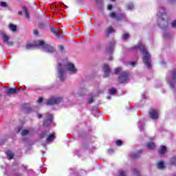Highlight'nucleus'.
<instances>
[{
  "label": "nucleus",
  "instance_id": "35",
  "mask_svg": "<svg viewBox=\"0 0 176 176\" xmlns=\"http://www.w3.org/2000/svg\"><path fill=\"white\" fill-rule=\"evenodd\" d=\"M94 100L93 99V96H89V100H88V104H91Z\"/></svg>",
  "mask_w": 176,
  "mask_h": 176
},
{
  "label": "nucleus",
  "instance_id": "40",
  "mask_svg": "<svg viewBox=\"0 0 176 176\" xmlns=\"http://www.w3.org/2000/svg\"><path fill=\"white\" fill-rule=\"evenodd\" d=\"M58 49L60 52H63V50H64V46L63 45H59L58 46Z\"/></svg>",
  "mask_w": 176,
  "mask_h": 176
},
{
  "label": "nucleus",
  "instance_id": "36",
  "mask_svg": "<svg viewBox=\"0 0 176 176\" xmlns=\"http://www.w3.org/2000/svg\"><path fill=\"white\" fill-rule=\"evenodd\" d=\"M171 25H172L173 28H176V20L172 21Z\"/></svg>",
  "mask_w": 176,
  "mask_h": 176
},
{
  "label": "nucleus",
  "instance_id": "15",
  "mask_svg": "<svg viewBox=\"0 0 176 176\" xmlns=\"http://www.w3.org/2000/svg\"><path fill=\"white\" fill-rule=\"evenodd\" d=\"M6 94L7 96H9L10 94H16L17 93V89L16 88H9L7 91H5Z\"/></svg>",
  "mask_w": 176,
  "mask_h": 176
},
{
  "label": "nucleus",
  "instance_id": "3",
  "mask_svg": "<svg viewBox=\"0 0 176 176\" xmlns=\"http://www.w3.org/2000/svg\"><path fill=\"white\" fill-rule=\"evenodd\" d=\"M25 47L28 50H31V49H34V47H41L43 52H45L46 53H54L55 52L54 47L45 44V42L41 40L28 43L26 44Z\"/></svg>",
  "mask_w": 176,
  "mask_h": 176
},
{
  "label": "nucleus",
  "instance_id": "37",
  "mask_svg": "<svg viewBox=\"0 0 176 176\" xmlns=\"http://www.w3.org/2000/svg\"><path fill=\"white\" fill-rule=\"evenodd\" d=\"M123 39H129V34H124L122 35Z\"/></svg>",
  "mask_w": 176,
  "mask_h": 176
},
{
  "label": "nucleus",
  "instance_id": "51",
  "mask_svg": "<svg viewBox=\"0 0 176 176\" xmlns=\"http://www.w3.org/2000/svg\"><path fill=\"white\" fill-rule=\"evenodd\" d=\"M107 100H111V96H107Z\"/></svg>",
  "mask_w": 176,
  "mask_h": 176
},
{
  "label": "nucleus",
  "instance_id": "53",
  "mask_svg": "<svg viewBox=\"0 0 176 176\" xmlns=\"http://www.w3.org/2000/svg\"><path fill=\"white\" fill-rule=\"evenodd\" d=\"M112 2H115V0H111Z\"/></svg>",
  "mask_w": 176,
  "mask_h": 176
},
{
  "label": "nucleus",
  "instance_id": "47",
  "mask_svg": "<svg viewBox=\"0 0 176 176\" xmlns=\"http://www.w3.org/2000/svg\"><path fill=\"white\" fill-rule=\"evenodd\" d=\"M109 153H113V150L112 148L109 149Z\"/></svg>",
  "mask_w": 176,
  "mask_h": 176
},
{
  "label": "nucleus",
  "instance_id": "38",
  "mask_svg": "<svg viewBox=\"0 0 176 176\" xmlns=\"http://www.w3.org/2000/svg\"><path fill=\"white\" fill-rule=\"evenodd\" d=\"M43 101V98H40L37 100V102H38V104H42Z\"/></svg>",
  "mask_w": 176,
  "mask_h": 176
},
{
  "label": "nucleus",
  "instance_id": "13",
  "mask_svg": "<svg viewBox=\"0 0 176 176\" xmlns=\"http://www.w3.org/2000/svg\"><path fill=\"white\" fill-rule=\"evenodd\" d=\"M115 45V42L110 43L109 45L107 47L106 50L109 54H111L112 52H113V46Z\"/></svg>",
  "mask_w": 176,
  "mask_h": 176
},
{
  "label": "nucleus",
  "instance_id": "24",
  "mask_svg": "<svg viewBox=\"0 0 176 176\" xmlns=\"http://www.w3.org/2000/svg\"><path fill=\"white\" fill-rule=\"evenodd\" d=\"M23 10L25 13L26 19H30V13H28V10H27V8L23 7Z\"/></svg>",
  "mask_w": 176,
  "mask_h": 176
},
{
  "label": "nucleus",
  "instance_id": "48",
  "mask_svg": "<svg viewBox=\"0 0 176 176\" xmlns=\"http://www.w3.org/2000/svg\"><path fill=\"white\" fill-rule=\"evenodd\" d=\"M164 36H165V38H168V34H167V33H165Z\"/></svg>",
  "mask_w": 176,
  "mask_h": 176
},
{
  "label": "nucleus",
  "instance_id": "9",
  "mask_svg": "<svg viewBox=\"0 0 176 176\" xmlns=\"http://www.w3.org/2000/svg\"><path fill=\"white\" fill-rule=\"evenodd\" d=\"M109 16L111 19H116V20H123L126 19V14L124 13H116L112 12L109 14Z\"/></svg>",
  "mask_w": 176,
  "mask_h": 176
},
{
  "label": "nucleus",
  "instance_id": "42",
  "mask_svg": "<svg viewBox=\"0 0 176 176\" xmlns=\"http://www.w3.org/2000/svg\"><path fill=\"white\" fill-rule=\"evenodd\" d=\"M33 33H34V35H38V30H34L33 31Z\"/></svg>",
  "mask_w": 176,
  "mask_h": 176
},
{
  "label": "nucleus",
  "instance_id": "30",
  "mask_svg": "<svg viewBox=\"0 0 176 176\" xmlns=\"http://www.w3.org/2000/svg\"><path fill=\"white\" fill-rule=\"evenodd\" d=\"M0 6L1 8H8V3L5 1H0Z\"/></svg>",
  "mask_w": 176,
  "mask_h": 176
},
{
  "label": "nucleus",
  "instance_id": "5",
  "mask_svg": "<svg viewBox=\"0 0 176 176\" xmlns=\"http://www.w3.org/2000/svg\"><path fill=\"white\" fill-rule=\"evenodd\" d=\"M166 82L168 83L171 89H174L176 85V69L172 70L169 75L166 76Z\"/></svg>",
  "mask_w": 176,
  "mask_h": 176
},
{
  "label": "nucleus",
  "instance_id": "7",
  "mask_svg": "<svg viewBox=\"0 0 176 176\" xmlns=\"http://www.w3.org/2000/svg\"><path fill=\"white\" fill-rule=\"evenodd\" d=\"M49 132L45 131V132H43L41 135V138H46V142H52L53 141V140H54L56 138V134L55 133H52L51 135H48Z\"/></svg>",
  "mask_w": 176,
  "mask_h": 176
},
{
  "label": "nucleus",
  "instance_id": "54",
  "mask_svg": "<svg viewBox=\"0 0 176 176\" xmlns=\"http://www.w3.org/2000/svg\"><path fill=\"white\" fill-rule=\"evenodd\" d=\"M80 96H83V95H82V94H80Z\"/></svg>",
  "mask_w": 176,
  "mask_h": 176
},
{
  "label": "nucleus",
  "instance_id": "12",
  "mask_svg": "<svg viewBox=\"0 0 176 176\" xmlns=\"http://www.w3.org/2000/svg\"><path fill=\"white\" fill-rule=\"evenodd\" d=\"M51 31H52V32H53V34L55 35V36H56V38H61V35L58 34H60V32H61L60 31V29H58V28H51Z\"/></svg>",
  "mask_w": 176,
  "mask_h": 176
},
{
  "label": "nucleus",
  "instance_id": "10",
  "mask_svg": "<svg viewBox=\"0 0 176 176\" xmlns=\"http://www.w3.org/2000/svg\"><path fill=\"white\" fill-rule=\"evenodd\" d=\"M129 73L127 72H122L120 74L119 82L120 83H124V82H127V80H129Z\"/></svg>",
  "mask_w": 176,
  "mask_h": 176
},
{
  "label": "nucleus",
  "instance_id": "20",
  "mask_svg": "<svg viewBox=\"0 0 176 176\" xmlns=\"http://www.w3.org/2000/svg\"><path fill=\"white\" fill-rule=\"evenodd\" d=\"M112 32H115V29H113V28L111 26L109 27L106 30V35H109L110 34H112Z\"/></svg>",
  "mask_w": 176,
  "mask_h": 176
},
{
  "label": "nucleus",
  "instance_id": "22",
  "mask_svg": "<svg viewBox=\"0 0 176 176\" xmlns=\"http://www.w3.org/2000/svg\"><path fill=\"white\" fill-rule=\"evenodd\" d=\"M9 28L10 31H12V32H16V30H17V26L11 23L9 25Z\"/></svg>",
  "mask_w": 176,
  "mask_h": 176
},
{
  "label": "nucleus",
  "instance_id": "46",
  "mask_svg": "<svg viewBox=\"0 0 176 176\" xmlns=\"http://www.w3.org/2000/svg\"><path fill=\"white\" fill-rule=\"evenodd\" d=\"M82 91H86V89H79V93H82Z\"/></svg>",
  "mask_w": 176,
  "mask_h": 176
},
{
  "label": "nucleus",
  "instance_id": "34",
  "mask_svg": "<svg viewBox=\"0 0 176 176\" xmlns=\"http://www.w3.org/2000/svg\"><path fill=\"white\" fill-rule=\"evenodd\" d=\"M122 144L123 142H122V140H117L116 142V144L117 145V146H122Z\"/></svg>",
  "mask_w": 176,
  "mask_h": 176
},
{
  "label": "nucleus",
  "instance_id": "32",
  "mask_svg": "<svg viewBox=\"0 0 176 176\" xmlns=\"http://www.w3.org/2000/svg\"><path fill=\"white\" fill-rule=\"evenodd\" d=\"M126 171L123 170H120L119 171V175L118 176H126Z\"/></svg>",
  "mask_w": 176,
  "mask_h": 176
},
{
  "label": "nucleus",
  "instance_id": "19",
  "mask_svg": "<svg viewBox=\"0 0 176 176\" xmlns=\"http://www.w3.org/2000/svg\"><path fill=\"white\" fill-rule=\"evenodd\" d=\"M166 148L165 146H162L159 149L158 152L160 155H164L166 153Z\"/></svg>",
  "mask_w": 176,
  "mask_h": 176
},
{
  "label": "nucleus",
  "instance_id": "29",
  "mask_svg": "<svg viewBox=\"0 0 176 176\" xmlns=\"http://www.w3.org/2000/svg\"><path fill=\"white\" fill-rule=\"evenodd\" d=\"M92 113H93V115H94L96 118L98 117V116H100V112L98 111V109L94 110V111H92Z\"/></svg>",
  "mask_w": 176,
  "mask_h": 176
},
{
  "label": "nucleus",
  "instance_id": "52",
  "mask_svg": "<svg viewBox=\"0 0 176 176\" xmlns=\"http://www.w3.org/2000/svg\"><path fill=\"white\" fill-rule=\"evenodd\" d=\"M162 65H164V63L162 61L161 62Z\"/></svg>",
  "mask_w": 176,
  "mask_h": 176
},
{
  "label": "nucleus",
  "instance_id": "43",
  "mask_svg": "<svg viewBox=\"0 0 176 176\" xmlns=\"http://www.w3.org/2000/svg\"><path fill=\"white\" fill-rule=\"evenodd\" d=\"M130 65H131V67H135V62H131Z\"/></svg>",
  "mask_w": 176,
  "mask_h": 176
},
{
  "label": "nucleus",
  "instance_id": "45",
  "mask_svg": "<svg viewBox=\"0 0 176 176\" xmlns=\"http://www.w3.org/2000/svg\"><path fill=\"white\" fill-rule=\"evenodd\" d=\"M43 117L42 114H37V118L38 119H41V118Z\"/></svg>",
  "mask_w": 176,
  "mask_h": 176
},
{
  "label": "nucleus",
  "instance_id": "6",
  "mask_svg": "<svg viewBox=\"0 0 176 176\" xmlns=\"http://www.w3.org/2000/svg\"><path fill=\"white\" fill-rule=\"evenodd\" d=\"M63 102V98L52 96L46 100V105H56V104H60Z\"/></svg>",
  "mask_w": 176,
  "mask_h": 176
},
{
  "label": "nucleus",
  "instance_id": "26",
  "mask_svg": "<svg viewBox=\"0 0 176 176\" xmlns=\"http://www.w3.org/2000/svg\"><path fill=\"white\" fill-rule=\"evenodd\" d=\"M116 75H118L122 72V67H117L114 71Z\"/></svg>",
  "mask_w": 176,
  "mask_h": 176
},
{
  "label": "nucleus",
  "instance_id": "50",
  "mask_svg": "<svg viewBox=\"0 0 176 176\" xmlns=\"http://www.w3.org/2000/svg\"><path fill=\"white\" fill-rule=\"evenodd\" d=\"M109 60L110 61L112 60V56H110L109 58Z\"/></svg>",
  "mask_w": 176,
  "mask_h": 176
},
{
  "label": "nucleus",
  "instance_id": "27",
  "mask_svg": "<svg viewBox=\"0 0 176 176\" xmlns=\"http://www.w3.org/2000/svg\"><path fill=\"white\" fill-rule=\"evenodd\" d=\"M138 126L139 129H140V131L143 130L144 124L142 123V122L139 121L138 123Z\"/></svg>",
  "mask_w": 176,
  "mask_h": 176
},
{
  "label": "nucleus",
  "instance_id": "28",
  "mask_svg": "<svg viewBox=\"0 0 176 176\" xmlns=\"http://www.w3.org/2000/svg\"><path fill=\"white\" fill-rule=\"evenodd\" d=\"M109 94H111V96H113V94H116V89L112 88L109 90Z\"/></svg>",
  "mask_w": 176,
  "mask_h": 176
},
{
  "label": "nucleus",
  "instance_id": "25",
  "mask_svg": "<svg viewBox=\"0 0 176 176\" xmlns=\"http://www.w3.org/2000/svg\"><path fill=\"white\" fill-rule=\"evenodd\" d=\"M155 146H156L153 142H149L147 144V148H148V149H155Z\"/></svg>",
  "mask_w": 176,
  "mask_h": 176
},
{
  "label": "nucleus",
  "instance_id": "17",
  "mask_svg": "<svg viewBox=\"0 0 176 176\" xmlns=\"http://www.w3.org/2000/svg\"><path fill=\"white\" fill-rule=\"evenodd\" d=\"M165 166H164V162L163 161H159L157 163V168H159V170H164Z\"/></svg>",
  "mask_w": 176,
  "mask_h": 176
},
{
  "label": "nucleus",
  "instance_id": "39",
  "mask_svg": "<svg viewBox=\"0 0 176 176\" xmlns=\"http://www.w3.org/2000/svg\"><path fill=\"white\" fill-rule=\"evenodd\" d=\"M38 26L41 28H45V24L42 23H38Z\"/></svg>",
  "mask_w": 176,
  "mask_h": 176
},
{
  "label": "nucleus",
  "instance_id": "49",
  "mask_svg": "<svg viewBox=\"0 0 176 176\" xmlns=\"http://www.w3.org/2000/svg\"><path fill=\"white\" fill-rule=\"evenodd\" d=\"M19 14L21 15V14H23V12L21 11H19Z\"/></svg>",
  "mask_w": 176,
  "mask_h": 176
},
{
  "label": "nucleus",
  "instance_id": "33",
  "mask_svg": "<svg viewBox=\"0 0 176 176\" xmlns=\"http://www.w3.org/2000/svg\"><path fill=\"white\" fill-rule=\"evenodd\" d=\"M133 175H136V176H141V175L140 174V171L138 170V169H133Z\"/></svg>",
  "mask_w": 176,
  "mask_h": 176
},
{
  "label": "nucleus",
  "instance_id": "16",
  "mask_svg": "<svg viewBox=\"0 0 176 176\" xmlns=\"http://www.w3.org/2000/svg\"><path fill=\"white\" fill-rule=\"evenodd\" d=\"M1 36L7 45H12V43L9 42V36L5 32L1 33Z\"/></svg>",
  "mask_w": 176,
  "mask_h": 176
},
{
  "label": "nucleus",
  "instance_id": "21",
  "mask_svg": "<svg viewBox=\"0 0 176 176\" xmlns=\"http://www.w3.org/2000/svg\"><path fill=\"white\" fill-rule=\"evenodd\" d=\"M126 10H133L134 9V4L133 3H129L128 4H126Z\"/></svg>",
  "mask_w": 176,
  "mask_h": 176
},
{
  "label": "nucleus",
  "instance_id": "23",
  "mask_svg": "<svg viewBox=\"0 0 176 176\" xmlns=\"http://www.w3.org/2000/svg\"><path fill=\"white\" fill-rule=\"evenodd\" d=\"M141 152H142V151L140 150V152L133 153L131 156L133 159H137V157H140V156H141V155L140 154L141 153Z\"/></svg>",
  "mask_w": 176,
  "mask_h": 176
},
{
  "label": "nucleus",
  "instance_id": "11",
  "mask_svg": "<svg viewBox=\"0 0 176 176\" xmlns=\"http://www.w3.org/2000/svg\"><path fill=\"white\" fill-rule=\"evenodd\" d=\"M148 115L151 118V119H153V120L157 119L159 118V112H157V110L155 109H151Z\"/></svg>",
  "mask_w": 176,
  "mask_h": 176
},
{
  "label": "nucleus",
  "instance_id": "1",
  "mask_svg": "<svg viewBox=\"0 0 176 176\" xmlns=\"http://www.w3.org/2000/svg\"><path fill=\"white\" fill-rule=\"evenodd\" d=\"M69 72L71 75L77 74L78 69L75 67V65L67 62V60H58V76L62 82L65 80V72Z\"/></svg>",
  "mask_w": 176,
  "mask_h": 176
},
{
  "label": "nucleus",
  "instance_id": "18",
  "mask_svg": "<svg viewBox=\"0 0 176 176\" xmlns=\"http://www.w3.org/2000/svg\"><path fill=\"white\" fill-rule=\"evenodd\" d=\"M6 153L7 155V159H8V160H11V159H13V157L14 156V155L12 151H8Z\"/></svg>",
  "mask_w": 176,
  "mask_h": 176
},
{
  "label": "nucleus",
  "instance_id": "2",
  "mask_svg": "<svg viewBox=\"0 0 176 176\" xmlns=\"http://www.w3.org/2000/svg\"><path fill=\"white\" fill-rule=\"evenodd\" d=\"M133 50L136 52L138 50L140 51L144 65L147 66L148 69H151V67H152V65L151 64V54L146 51L144 43H142V42H139L137 45H135L133 47Z\"/></svg>",
  "mask_w": 176,
  "mask_h": 176
},
{
  "label": "nucleus",
  "instance_id": "14",
  "mask_svg": "<svg viewBox=\"0 0 176 176\" xmlns=\"http://www.w3.org/2000/svg\"><path fill=\"white\" fill-rule=\"evenodd\" d=\"M103 71L104 72V78H108V76H109V72H110V69H109V66L105 65L103 67Z\"/></svg>",
  "mask_w": 176,
  "mask_h": 176
},
{
  "label": "nucleus",
  "instance_id": "31",
  "mask_svg": "<svg viewBox=\"0 0 176 176\" xmlns=\"http://www.w3.org/2000/svg\"><path fill=\"white\" fill-rule=\"evenodd\" d=\"M28 134H30V131L28 130H23L21 132V135L24 136V135H28Z\"/></svg>",
  "mask_w": 176,
  "mask_h": 176
},
{
  "label": "nucleus",
  "instance_id": "4",
  "mask_svg": "<svg viewBox=\"0 0 176 176\" xmlns=\"http://www.w3.org/2000/svg\"><path fill=\"white\" fill-rule=\"evenodd\" d=\"M157 17H158V25L160 28H166L167 27V21H166L167 13L164 7H158L157 10Z\"/></svg>",
  "mask_w": 176,
  "mask_h": 176
},
{
  "label": "nucleus",
  "instance_id": "41",
  "mask_svg": "<svg viewBox=\"0 0 176 176\" xmlns=\"http://www.w3.org/2000/svg\"><path fill=\"white\" fill-rule=\"evenodd\" d=\"M112 8H113L112 5H109L107 7V9L108 10H112Z\"/></svg>",
  "mask_w": 176,
  "mask_h": 176
},
{
  "label": "nucleus",
  "instance_id": "44",
  "mask_svg": "<svg viewBox=\"0 0 176 176\" xmlns=\"http://www.w3.org/2000/svg\"><path fill=\"white\" fill-rule=\"evenodd\" d=\"M21 127H18L16 130V133H20V131H21Z\"/></svg>",
  "mask_w": 176,
  "mask_h": 176
},
{
  "label": "nucleus",
  "instance_id": "8",
  "mask_svg": "<svg viewBox=\"0 0 176 176\" xmlns=\"http://www.w3.org/2000/svg\"><path fill=\"white\" fill-rule=\"evenodd\" d=\"M53 123V116L47 113L45 116V120L43 124L45 127H50V124Z\"/></svg>",
  "mask_w": 176,
  "mask_h": 176
}]
</instances>
